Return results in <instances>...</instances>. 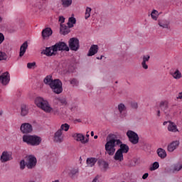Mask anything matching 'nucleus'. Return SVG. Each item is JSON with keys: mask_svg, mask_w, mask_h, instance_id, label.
Wrapping results in <instances>:
<instances>
[{"mask_svg": "<svg viewBox=\"0 0 182 182\" xmlns=\"http://www.w3.org/2000/svg\"><path fill=\"white\" fill-rule=\"evenodd\" d=\"M20 130L23 134H29V133H32L33 132V128L32 124L30 123H23L20 127Z\"/></svg>", "mask_w": 182, "mask_h": 182, "instance_id": "423d86ee", "label": "nucleus"}, {"mask_svg": "<svg viewBox=\"0 0 182 182\" xmlns=\"http://www.w3.org/2000/svg\"><path fill=\"white\" fill-rule=\"evenodd\" d=\"M52 80H55L52 79V75H48L46 77V83L49 85L52 82Z\"/></svg>", "mask_w": 182, "mask_h": 182, "instance_id": "37998d69", "label": "nucleus"}, {"mask_svg": "<svg viewBox=\"0 0 182 182\" xmlns=\"http://www.w3.org/2000/svg\"><path fill=\"white\" fill-rule=\"evenodd\" d=\"M8 55L4 52H0V60H6Z\"/></svg>", "mask_w": 182, "mask_h": 182, "instance_id": "f704fd0d", "label": "nucleus"}, {"mask_svg": "<svg viewBox=\"0 0 182 182\" xmlns=\"http://www.w3.org/2000/svg\"><path fill=\"white\" fill-rule=\"evenodd\" d=\"M114 160L117 161H123V152H121L119 149L116 151L115 155L114 156Z\"/></svg>", "mask_w": 182, "mask_h": 182, "instance_id": "412c9836", "label": "nucleus"}, {"mask_svg": "<svg viewBox=\"0 0 182 182\" xmlns=\"http://www.w3.org/2000/svg\"><path fill=\"white\" fill-rule=\"evenodd\" d=\"M127 136L129 139V141H130L132 144H137V143H139V135L137 133L134 132V131L128 130L127 132Z\"/></svg>", "mask_w": 182, "mask_h": 182, "instance_id": "39448f33", "label": "nucleus"}, {"mask_svg": "<svg viewBox=\"0 0 182 182\" xmlns=\"http://www.w3.org/2000/svg\"><path fill=\"white\" fill-rule=\"evenodd\" d=\"M78 83L77 80L75 78L70 80V85H73V86H77Z\"/></svg>", "mask_w": 182, "mask_h": 182, "instance_id": "79ce46f5", "label": "nucleus"}, {"mask_svg": "<svg viewBox=\"0 0 182 182\" xmlns=\"http://www.w3.org/2000/svg\"><path fill=\"white\" fill-rule=\"evenodd\" d=\"M4 41H5V36L2 33H0V45L4 42Z\"/></svg>", "mask_w": 182, "mask_h": 182, "instance_id": "de8ad7c7", "label": "nucleus"}, {"mask_svg": "<svg viewBox=\"0 0 182 182\" xmlns=\"http://www.w3.org/2000/svg\"><path fill=\"white\" fill-rule=\"evenodd\" d=\"M26 49H28V41H25L20 47V58H22V56L26 53Z\"/></svg>", "mask_w": 182, "mask_h": 182, "instance_id": "a211bd4d", "label": "nucleus"}, {"mask_svg": "<svg viewBox=\"0 0 182 182\" xmlns=\"http://www.w3.org/2000/svg\"><path fill=\"white\" fill-rule=\"evenodd\" d=\"M29 113V109L25 105H21V116L25 117Z\"/></svg>", "mask_w": 182, "mask_h": 182, "instance_id": "5701e85b", "label": "nucleus"}, {"mask_svg": "<svg viewBox=\"0 0 182 182\" xmlns=\"http://www.w3.org/2000/svg\"><path fill=\"white\" fill-rule=\"evenodd\" d=\"M35 66H36V63H35V62L27 63L28 69H33V68H35Z\"/></svg>", "mask_w": 182, "mask_h": 182, "instance_id": "4c0bfd02", "label": "nucleus"}, {"mask_svg": "<svg viewBox=\"0 0 182 182\" xmlns=\"http://www.w3.org/2000/svg\"><path fill=\"white\" fill-rule=\"evenodd\" d=\"M151 16L154 21H157V18L159 17V11L156 10H153L151 13Z\"/></svg>", "mask_w": 182, "mask_h": 182, "instance_id": "7c9ffc66", "label": "nucleus"}, {"mask_svg": "<svg viewBox=\"0 0 182 182\" xmlns=\"http://www.w3.org/2000/svg\"><path fill=\"white\" fill-rule=\"evenodd\" d=\"M176 99L178 100L182 99V92L178 93V96L176 97Z\"/></svg>", "mask_w": 182, "mask_h": 182, "instance_id": "603ef678", "label": "nucleus"}, {"mask_svg": "<svg viewBox=\"0 0 182 182\" xmlns=\"http://www.w3.org/2000/svg\"><path fill=\"white\" fill-rule=\"evenodd\" d=\"M131 106H132V109H137V107H139V105H137V102H132L131 103Z\"/></svg>", "mask_w": 182, "mask_h": 182, "instance_id": "a18cd8bd", "label": "nucleus"}, {"mask_svg": "<svg viewBox=\"0 0 182 182\" xmlns=\"http://www.w3.org/2000/svg\"><path fill=\"white\" fill-rule=\"evenodd\" d=\"M91 136H92V137H93V136H95V132H91Z\"/></svg>", "mask_w": 182, "mask_h": 182, "instance_id": "13d9d810", "label": "nucleus"}, {"mask_svg": "<svg viewBox=\"0 0 182 182\" xmlns=\"http://www.w3.org/2000/svg\"><path fill=\"white\" fill-rule=\"evenodd\" d=\"M42 36V41H41V46L45 48V43H46V28H45L41 32Z\"/></svg>", "mask_w": 182, "mask_h": 182, "instance_id": "a878e982", "label": "nucleus"}, {"mask_svg": "<svg viewBox=\"0 0 182 182\" xmlns=\"http://www.w3.org/2000/svg\"><path fill=\"white\" fill-rule=\"evenodd\" d=\"M99 50V46L97 45H92L91 46L89 52L87 53V56H94L96 55Z\"/></svg>", "mask_w": 182, "mask_h": 182, "instance_id": "f3484780", "label": "nucleus"}, {"mask_svg": "<svg viewBox=\"0 0 182 182\" xmlns=\"http://www.w3.org/2000/svg\"><path fill=\"white\" fill-rule=\"evenodd\" d=\"M147 177H149V173H146L142 176V178L143 180H146V178H147Z\"/></svg>", "mask_w": 182, "mask_h": 182, "instance_id": "864d4df0", "label": "nucleus"}, {"mask_svg": "<svg viewBox=\"0 0 182 182\" xmlns=\"http://www.w3.org/2000/svg\"><path fill=\"white\" fill-rule=\"evenodd\" d=\"M49 86L53 93H55V95H60V93L63 92V84L59 79L51 80V82L49 83Z\"/></svg>", "mask_w": 182, "mask_h": 182, "instance_id": "20e7f679", "label": "nucleus"}, {"mask_svg": "<svg viewBox=\"0 0 182 182\" xmlns=\"http://www.w3.org/2000/svg\"><path fill=\"white\" fill-rule=\"evenodd\" d=\"M43 82H44L45 84H46V77H45V78L43 79Z\"/></svg>", "mask_w": 182, "mask_h": 182, "instance_id": "052dcab7", "label": "nucleus"}, {"mask_svg": "<svg viewBox=\"0 0 182 182\" xmlns=\"http://www.w3.org/2000/svg\"><path fill=\"white\" fill-rule=\"evenodd\" d=\"M171 76L173 77L176 80H180V79H182V73L180 70L178 68L175 69L173 71H171L170 73Z\"/></svg>", "mask_w": 182, "mask_h": 182, "instance_id": "2eb2a0df", "label": "nucleus"}, {"mask_svg": "<svg viewBox=\"0 0 182 182\" xmlns=\"http://www.w3.org/2000/svg\"><path fill=\"white\" fill-rule=\"evenodd\" d=\"M0 160L1 163H6V161L12 160V154L8 151H4L0 157Z\"/></svg>", "mask_w": 182, "mask_h": 182, "instance_id": "4468645a", "label": "nucleus"}, {"mask_svg": "<svg viewBox=\"0 0 182 182\" xmlns=\"http://www.w3.org/2000/svg\"><path fill=\"white\" fill-rule=\"evenodd\" d=\"M94 139H97V135H95V136H94Z\"/></svg>", "mask_w": 182, "mask_h": 182, "instance_id": "e2e57ef3", "label": "nucleus"}, {"mask_svg": "<svg viewBox=\"0 0 182 182\" xmlns=\"http://www.w3.org/2000/svg\"><path fill=\"white\" fill-rule=\"evenodd\" d=\"M76 23V18L75 17H70L68 22L69 28H73V26Z\"/></svg>", "mask_w": 182, "mask_h": 182, "instance_id": "bb28decb", "label": "nucleus"}, {"mask_svg": "<svg viewBox=\"0 0 182 182\" xmlns=\"http://www.w3.org/2000/svg\"><path fill=\"white\" fill-rule=\"evenodd\" d=\"M70 127V125H69L68 124H63L60 126V128L59 129V130H60V132H63V130L64 132H68L69 131V128Z\"/></svg>", "mask_w": 182, "mask_h": 182, "instance_id": "c85d7f7f", "label": "nucleus"}, {"mask_svg": "<svg viewBox=\"0 0 182 182\" xmlns=\"http://www.w3.org/2000/svg\"><path fill=\"white\" fill-rule=\"evenodd\" d=\"M92 182H99V178H97V176H96V177L93 179Z\"/></svg>", "mask_w": 182, "mask_h": 182, "instance_id": "6e6d98bb", "label": "nucleus"}, {"mask_svg": "<svg viewBox=\"0 0 182 182\" xmlns=\"http://www.w3.org/2000/svg\"><path fill=\"white\" fill-rule=\"evenodd\" d=\"M159 26L161 28H164V29H170V23L167 22H159Z\"/></svg>", "mask_w": 182, "mask_h": 182, "instance_id": "c756f323", "label": "nucleus"}, {"mask_svg": "<svg viewBox=\"0 0 182 182\" xmlns=\"http://www.w3.org/2000/svg\"><path fill=\"white\" fill-rule=\"evenodd\" d=\"M160 167V164L159 162L156 161L152 164V166L150 168L151 171H154V170H157Z\"/></svg>", "mask_w": 182, "mask_h": 182, "instance_id": "72a5a7b5", "label": "nucleus"}, {"mask_svg": "<svg viewBox=\"0 0 182 182\" xmlns=\"http://www.w3.org/2000/svg\"><path fill=\"white\" fill-rule=\"evenodd\" d=\"M157 154L161 159H166V157H167V152H166V150L161 148L158 149Z\"/></svg>", "mask_w": 182, "mask_h": 182, "instance_id": "4be33fe9", "label": "nucleus"}, {"mask_svg": "<svg viewBox=\"0 0 182 182\" xmlns=\"http://www.w3.org/2000/svg\"><path fill=\"white\" fill-rule=\"evenodd\" d=\"M52 33H53L52 28L47 27L46 28V38H49V36H51Z\"/></svg>", "mask_w": 182, "mask_h": 182, "instance_id": "c9c22d12", "label": "nucleus"}, {"mask_svg": "<svg viewBox=\"0 0 182 182\" xmlns=\"http://www.w3.org/2000/svg\"><path fill=\"white\" fill-rule=\"evenodd\" d=\"M167 123H168V122H164V126H166V124H167Z\"/></svg>", "mask_w": 182, "mask_h": 182, "instance_id": "680f3d73", "label": "nucleus"}, {"mask_svg": "<svg viewBox=\"0 0 182 182\" xmlns=\"http://www.w3.org/2000/svg\"><path fill=\"white\" fill-rule=\"evenodd\" d=\"M97 161V159L95 158H87V164L88 167H93L95 164H96V162Z\"/></svg>", "mask_w": 182, "mask_h": 182, "instance_id": "393cba45", "label": "nucleus"}, {"mask_svg": "<svg viewBox=\"0 0 182 182\" xmlns=\"http://www.w3.org/2000/svg\"><path fill=\"white\" fill-rule=\"evenodd\" d=\"M90 12H92V9L90 7H87L85 10V19H89L90 18Z\"/></svg>", "mask_w": 182, "mask_h": 182, "instance_id": "473e14b6", "label": "nucleus"}, {"mask_svg": "<svg viewBox=\"0 0 182 182\" xmlns=\"http://www.w3.org/2000/svg\"><path fill=\"white\" fill-rule=\"evenodd\" d=\"M59 22H60V25L65 22V17L63 16H60L59 17Z\"/></svg>", "mask_w": 182, "mask_h": 182, "instance_id": "3c124183", "label": "nucleus"}, {"mask_svg": "<svg viewBox=\"0 0 182 182\" xmlns=\"http://www.w3.org/2000/svg\"><path fill=\"white\" fill-rule=\"evenodd\" d=\"M159 107L164 112L168 109V101L164 100L160 102Z\"/></svg>", "mask_w": 182, "mask_h": 182, "instance_id": "b1692460", "label": "nucleus"}, {"mask_svg": "<svg viewBox=\"0 0 182 182\" xmlns=\"http://www.w3.org/2000/svg\"><path fill=\"white\" fill-rule=\"evenodd\" d=\"M53 182H60V181H59V180H55V181H54Z\"/></svg>", "mask_w": 182, "mask_h": 182, "instance_id": "0e129e2a", "label": "nucleus"}, {"mask_svg": "<svg viewBox=\"0 0 182 182\" xmlns=\"http://www.w3.org/2000/svg\"><path fill=\"white\" fill-rule=\"evenodd\" d=\"M69 43V48L71 50H79V48H80V46L79 44V39L76 38H72L68 41Z\"/></svg>", "mask_w": 182, "mask_h": 182, "instance_id": "0eeeda50", "label": "nucleus"}, {"mask_svg": "<svg viewBox=\"0 0 182 182\" xmlns=\"http://www.w3.org/2000/svg\"><path fill=\"white\" fill-rule=\"evenodd\" d=\"M25 167H26V162L23 159L20 161V168L21 170H23Z\"/></svg>", "mask_w": 182, "mask_h": 182, "instance_id": "e433bc0d", "label": "nucleus"}, {"mask_svg": "<svg viewBox=\"0 0 182 182\" xmlns=\"http://www.w3.org/2000/svg\"><path fill=\"white\" fill-rule=\"evenodd\" d=\"M61 2L64 8H68L72 5V0H61Z\"/></svg>", "mask_w": 182, "mask_h": 182, "instance_id": "cd10ccee", "label": "nucleus"}, {"mask_svg": "<svg viewBox=\"0 0 182 182\" xmlns=\"http://www.w3.org/2000/svg\"><path fill=\"white\" fill-rule=\"evenodd\" d=\"M55 156L56 155L55 154H50V155H48V159H49V160H53Z\"/></svg>", "mask_w": 182, "mask_h": 182, "instance_id": "8fccbe9b", "label": "nucleus"}, {"mask_svg": "<svg viewBox=\"0 0 182 182\" xmlns=\"http://www.w3.org/2000/svg\"><path fill=\"white\" fill-rule=\"evenodd\" d=\"M60 31L62 35H68V33L70 32V28H69V26L68 27L67 26H65L64 24H60Z\"/></svg>", "mask_w": 182, "mask_h": 182, "instance_id": "aec40b11", "label": "nucleus"}, {"mask_svg": "<svg viewBox=\"0 0 182 182\" xmlns=\"http://www.w3.org/2000/svg\"><path fill=\"white\" fill-rule=\"evenodd\" d=\"M0 22H2V17H0Z\"/></svg>", "mask_w": 182, "mask_h": 182, "instance_id": "69168bd1", "label": "nucleus"}, {"mask_svg": "<svg viewBox=\"0 0 182 182\" xmlns=\"http://www.w3.org/2000/svg\"><path fill=\"white\" fill-rule=\"evenodd\" d=\"M58 50H65L69 52V47L65 42L56 43L54 46L46 48V56H55Z\"/></svg>", "mask_w": 182, "mask_h": 182, "instance_id": "f03ea898", "label": "nucleus"}, {"mask_svg": "<svg viewBox=\"0 0 182 182\" xmlns=\"http://www.w3.org/2000/svg\"><path fill=\"white\" fill-rule=\"evenodd\" d=\"M23 141L28 146H39L42 143V138L38 135L24 134Z\"/></svg>", "mask_w": 182, "mask_h": 182, "instance_id": "7ed1b4c3", "label": "nucleus"}, {"mask_svg": "<svg viewBox=\"0 0 182 182\" xmlns=\"http://www.w3.org/2000/svg\"><path fill=\"white\" fill-rule=\"evenodd\" d=\"M53 112V109L49 106V104L47 102L46 104V113H52Z\"/></svg>", "mask_w": 182, "mask_h": 182, "instance_id": "ea45409f", "label": "nucleus"}, {"mask_svg": "<svg viewBox=\"0 0 182 182\" xmlns=\"http://www.w3.org/2000/svg\"><path fill=\"white\" fill-rule=\"evenodd\" d=\"M41 54L42 55H46V48H43V50L41 51Z\"/></svg>", "mask_w": 182, "mask_h": 182, "instance_id": "5fc2aeb1", "label": "nucleus"}, {"mask_svg": "<svg viewBox=\"0 0 182 182\" xmlns=\"http://www.w3.org/2000/svg\"><path fill=\"white\" fill-rule=\"evenodd\" d=\"M107 141L105 144V150L109 156H113L116 151V146H119L118 149L122 154L129 153L130 148L127 144H122V141L117 139V136L114 134H109L107 139Z\"/></svg>", "mask_w": 182, "mask_h": 182, "instance_id": "f257e3e1", "label": "nucleus"}, {"mask_svg": "<svg viewBox=\"0 0 182 182\" xmlns=\"http://www.w3.org/2000/svg\"><path fill=\"white\" fill-rule=\"evenodd\" d=\"M118 111L120 117L123 118L127 116V108L126 107V105H124V104L121 103L118 105Z\"/></svg>", "mask_w": 182, "mask_h": 182, "instance_id": "f8f14e48", "label": "nucleus"}, {"mask_svg": "<svg viewBox=\"0 0 182 182\" xmlns=\"http://www.w3.org/2000/svg\"><path fill=\"white\" fill-rule=\"evenodd\" d=\"M36 163H38V160L36 159V157L33 155H29L28 156V160L26 162V167L28 169L34 168V167L36 166Z\"/></svg>", "mask_w": 182, "mask_h": 182, "instance_id": "6e6552de", "label": "nucleus"}, {"mask_svg": "<svg viewBox=\"0 0 182 182\" xmlns=\"http://www.w3.org/2000/svg\"><path fill=\"white\" fill-rule=\"evenodd\" d=\"M97 59L101 60V59H103V55H101L100 57H97Z\"/></svg>", "mask_w": 182, "mask_h": 182, "instance_id": "4d7b16f0", "label": "nucleus"}, {"mask_svg": "<svg viewBox=\"0 0 182 182\" xmlns=\"http://www.w3.org/2000/svg\"><path fill=\"white\" fill-rule=\"evenodd\" d=\"M73 137L76 141H80L82 144H86L89 142V138L85 139V135L79 133H75L73 134Z\"/></svg>", "mask_w": 182, "mask_h": 182, "instance_id": "9b49d317", "label": "nucleus"}, {"mask_svg": "<svg viewBox=\"0 0 182 182\" xmlns=\"http://www.w3.org/2000/svg\"><path fill=\"white\" fill-rule=\"evenodd\" d=\"M54 141L55 143H62L63 141V132L60 129L56 131L54 134Z\"/></svg>", "mask_w": 182, "mask_h": 182, "instance_id": "ddd939ff", "label": "nucleus"}, {"mask_svg": "<svg viewBox=\"0 0 182 182\" xmlns=\"http://www.w3.org/2000/svg\"><path fill=\"white\" fill-rule=\"evenodd\" d=\"M77 122H80V119H77Z\"/></svg>", "mask_w": 182, "mask_h": 182, "instance_id": "774afa93", "label": "nucleus"}, {"mask_svg": "<svg viewBox=\"0 0 182 182\" xmlns=\"http://www.w3.org/2000/svg\"><path fill=\"white\" fill-rule=\"evenodd\" d=\"M86 136H87V138H89V134H87Z\"/></svg>", "mask_w": 182, "mask_h": 182, "instance_id": "338daca9", "label": "nucleus"}, {"mask_svg": "<svg viewBox=\"0 0 182 182\" xmlns=\"http://www.w3.org/2000/svg\"><path fill=\"white\" fill-rule=\"evenodd\" d=\"M150 60V55H144L143 56V61L142 62H149Z\"/></svg>", "mask_w": 182, "mask_h": 182, "instance_id": "c03bdc74", "label": "nucleus"}, {"mask_svg": "<svg viewBox=\"0 0 182 182\" xmlns=\"http://www.w3.org/2000/svg\"><path fill=\"white\" fill-rule=\"evenodd\" d=\"M157 116H160V110H158V112H157Z\"/></svg>", "mask_w": 182, "mask_h": 182, "instance_id": "bf43d9fd", "label": "nucleus"}, {"mask_svg": "<svg viewBox=\"0 0 182 182\" xmlns=\"http://www.w3.org/2000/svg\"><path fill=\"white\" fill-rule=\"evenodd\" d=\"M102 166L105 170H107V168H109V164H107L106 161L102 162Z\"/></svg>", "mask_w": 182, "mask_h": 182, "instance_id": "49530a36", "label": "nucleus"}, {"mask_svg": "<svg viewBox=\"0 0 182 182\" xmlns=\"http://www.w3.org/2000/svg\"><path fill=\"white\" fill-rule=\"evenodd\" d=\"M182 168V164H176L175 165L173 170L174 171H180Z\"/></svg>", "mask_w": 182, "mask_h": 182, "instance_id": "a19ab883", "label": "nucleus"}, {"mask_svg": "<svg viewBox=\"0 0 182 182\" xmlns=\"http://www.w3.org/2000/svg\"><path fill=\"white\" fill-rule=\"evenodd\" d=\"M141 66L143 69H149V65H147V64H146V62L144 61H142Z\"/></svg>", "mask_w": 182, "mask_h": 182, "instance_id": "09e8293b", "label": "nucleus"}, {"mask_svg": "<svg viewBox=\"0 0 182 182\" xmlns=\"http://www.w3.org/2000/svg\"><path fill=\"white\" fill-rule=\"evenodd\" d=\"M60 103L63 105V106H66L68 105V101H66V98H59L58 99Z\"/></svg>", "mask_w": 182, "mask_h": 182, "instance_id": "58836bf2", "label": "nucleus"}, {"mask_svg": "<svg viewBox=\"0 0 182 182\" xmlns=\"http://www.w3.org/2000/svg\"><path fill=\"white\" fill-rule=\"evenodd\" d=\"M178 146H180L179 141H172L171 144L168 145V151H169V153H173V151H174V150H176V149H177Z\"/></svg>", "mask_w": 182, "mask_h": 182, "instance_id": "dca6fc26", "label": "nucleus"}, {"mask_svg": "<svg viewBox=\"0 0 182 182\" xmlns=\"http://www.w3.org/2000/svg\"><path fill=\"white\" fill-rule=\"evenodd\" d=\"M35 105L41 110L46 112V102H45V100H43L41 97H37L34 101Z\"/></svg>", "mask_w": 182, "mask_h": 182, "instance_id": "1a4fd4ad", "label": "nucleus"}, {"mask_svg": "<svg viewBox=\"0 0 182 182\" xmlns=\"http://www.w3.org/2000/svg\"><path fill=\"white\" fill-rule=\"evenodd\" d=\"M77 173H79V170H77V168H73L70 170V172L69 173V176L70 177H75V176H76L77 174Z\"/></svg>", "mask_w": 182, "mask_h": 182, "instance_id": "2f4dec72", "label": "nucleus"}, {"mask_svg": "<svg viewBox=\"0 0 182 182\" xmlns=\"http://www.w3.org/2000/svg\"><path fill=\"white\" fill-rule=\"evenodd\" d=\"M169 124L168 126V132H171L172 133H177L178 132V129H177V125L174 124V122H168Z\"/></svg>", "mask_w": 182, "mask_h": 182, "instance_id": "6ab92c4d", "label": "nucleus"}, {"mask_svg": "<svg viewBox=\"0 0 182 182\" xmlns=\"http://www.w3.org/2000/svg\"><path fill=\"white\" fill-rule=\"evenodd\" d=\"M11 81V75L9 73L5 72L0 75V83L3 85V86H6Z\"/></svg>", "mask_w": 182, "mask_h": 182, "instance_id": "9d476101", "label": "nucleus"}]
</instances>
